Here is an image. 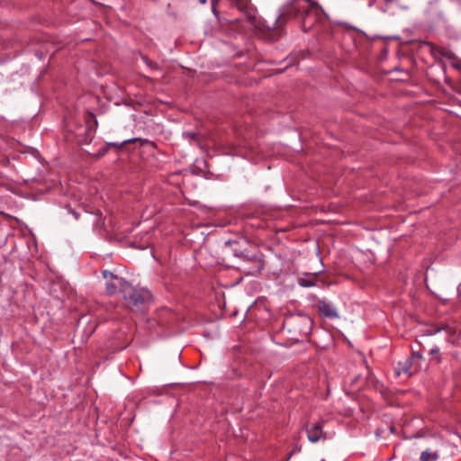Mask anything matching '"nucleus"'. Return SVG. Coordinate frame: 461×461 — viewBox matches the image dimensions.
Wrapping results in <instances>:
<instances>
[{
    "label": "nucleus",
    "mask_w": 461,
    "mask_h": 461,
    "mask_svg": "<svg viewBox=\"0 0 461 461\" xmlns=\"http://www.w3.org/2000/svg\"><path fill=\"white\" fill-rule=\"evenodd\" d=\"M102 275L106 280L105 292L107 294L113 295L117 293L123 294L127 290H131V284L113 273L108 270H104Z\"/></svg>",
    "instance_id": "1"
},
{
    "label": "nucleus",
    "mask_w": 461,
    "mask_h": 461,
    "mask_svg": "<svg viewBox=\"0 0 461 461\" xmlns=\"http://www.w3.org/2000/svg\"><path fill=\"white\" fill-rule=\"evenodd\" d=\"M130 308L138 307L151 298V294L146 289H137L131 285V290H127L122 294Z\"/></svg>",
    "instance_id": "2"
},
{
    "label": "nucleus",
    "mask_w": 461,
    "mask_h": 461,
    "mask_svg": "<svg viewBox=\"0 0 461 461\" xmlns=\"http://www.w3.org/2000/svg\"><path fill=\"white\" fill-rule=\"evenodd\" d=\"M291 9L295 13V14L305 13V17L303 21V27L304 31H306L307 18L309 17L310 14L313 13L315 15H317L321 11V6L312 0L296 1L292 5Z\"/></svg>",
    "instance_id": "3"
},
{
    "label": "nucleus",
    "mask_w": 461,
    "mask_h": 461,
    "mask_svg": "<svg viewBox=\"0 0 461 461\" xmlns=\"http://www.w3.org/2000/svg\"><path fill=\"white\" fill-rule=\"evenodd\" d=\"M304 429L308 440L312 443L325 441L328 438L327 433L323 430V420L308 422L305 424Z\"/></svg>",
    "instance_id": "4"
},
{
    "label": "nucleus",
    "mask_w": 461,
    "mask_h": 461,
    "mask_svg": "<svg viewBox=\"0 0 461 461\" xmlns=\"http://www.w3.org/2000/svg\"><path fill=\"white\" fill-rule=\"evenodd\" d=\"M420 357H421L419 354H413L411 357L406 358L404 361L399 362L395 368L396 375H407L409 376L411 375L413 373L411 370L412 363Z\"/></svg>",
    "instance_id": "5"
},
{
    "label": "nucleus",
    "mask_w": 461,
    "mask_h": 461,
    "mask_svg": "<svg viewBox=\"0 0 461 461\" xmlns=\"http://www.w3.org/2000/svg\"><path fill=\"white\" fill-rule=\"evenodd\" d=\"M320 313L330 319L339 318L337 308L330 303L325 300H320L317 303Z\"/></svg>",
    "instance_id": "6"
},
{
    "label": "nucleus",
    "mask_w": 461,
    "mask_h": 461,
    "mask_svg": "<svg viewBox=\"0 0 461 461\" xmlns=\"http://www.w3.org/2000/svg\"><path fill=\"white\" fill-rule=\"evenodd\" d=\"M298 284L302 287H312L316 284V276L314 275L306 274L298 278Z\"/></svg>",
    "instance_id": "7"
},
{
    "label": "nucleus",
    "mask_w": 461,
    "mask_h": 461,
    "mask_svg": "<svg viewBox=\"0 0 461 461\" xmlns=\"http://www.w3.org/2000/svg\"><path fill=\"white\" fill-rule=\"evenodd\" d=\"M432 50L438 51L441 56H443L445 58L454 59L455 61L452 63V66L455 68L461 70V60L456 59V58L454 57V54H452L451 52L446 51L438 47L432 46Z\"/></svg>",
    "instance_id": "8"
},
{
    "label": "nucleus",
    "mask_w": 461,
    "mask_h": 461,
    "mask_svg": "<svg viewBox=\"0 0 461 461\" xmlns=\"http://www.w3.org/2000/svg\"><path fill=\"white\" fill-rule=\"evenodd\" d=\"M438 458V453L437 451L432 452L429 449H427L420 454V461H435Z\"/></svg>",
    "instance_id": "9"
},
{
    "label": "nucleus",
    "mask_w": 461,
    "mask_h": 461,
    "mask_svg": "<svg viewBox=\"0 0 461 461\" xmlns=\"http://www.w3.org/2000/svg\"><path fill=\"white\" fill-rule=\"evenodd\" d=\"M135 141H140L142 145L149 142V140L147 139L132 138V139H129V140L122 141L120 144V147L125 145L126 143H131V142H135Z\"/></svg>",
    "instance_id": "10"
},
{
    "label": "nucleus",
    "mask_w": 461,
    "mask_h": 461,
    "mask_svg": "<svg viewBox=\"0 0 461 461\" xmlns=\"http://www.w3.org/2000/svg\"><path fill=\"white\" fill-rule=\"evenodd\" d=\"M183 137L189 141H193L197 139V134L195 132L187 131L183 133Z\"/></svg>",
    "instance_id": "11"
},
{
    "label": "nucleus",
    "mask_w": 461,
    "mask_h": 461,
    "mask_svg": "<svg viewBox=\"0 0 461 461\" xmlns=\"http://www.w3.org/2000/svg\"><path fill=\"white\" fill-rule=\"evenodd\" d=\"M297 319L299 320L300 322H303L308 330H310V328H311V319L310 318L303 316V317H298Z\"/></svg>",
    "instance_id": "12"
},
{
    "label": "nucleus",
    "mask_w": 461,
    "mask_h": 461,
    "mask_svg": "<svg viewBox=\"0 0 461 461\" xmlns=\"http://www.w3.org/2000/svg\"><path fill=\"white\" fill-rule=\"evenodd\" d=\"M218 1H219V0H211L212 12V14H213L216 17H218V16H219V13H218V11H217V9H216V6H217V5H218Z\"/></svg>",
    "instance_id": "13"
},
{
    "label": "nucleus",
    "mask_w": 461,
    "mask_h": 461,
    "mask_svg": "<svg viewBox=\"0 0 461 461\" xmlns=\"http://www.w3.org/2000/svg\"><path fill=\"white\" fill-rule=\"evenodd\" d=\"M429 354L430 355L438 356L439 355V348L438 347H433L432 348H430Z\"/></svg>",
    "instance_id": "14"
},
{
    "label": "nucleus",
    "mask_w": 461,
    "mask_h": 461,
    "mask_svg": "<svg viewBox=\"0 0 461 461\" xmlns=\"http://www.w3.org/2000/svg\"><path fill=\"white\" fill-rule=\"evenodd\" d=\"M68 212L71 213L76 220L79 219V213L77 212H76L75 210H73L72 208H70V207L68 208Z\"/></svg>",
    "instance_id": "15"
},
{
    "label": "nucleus",
    "mask_w": 461,
    "mask_h": 461,
    "mask_svg": "<svg viewBox=\"0 0 461 461\" xmlns=\"http://www.w3.org/2000/svg\"><path fill=\"white\" fill-rule=\"evenodd\" d=\"M201 5H205L207 0H198Z\"/></svg>",
    "instance_id": "16"
},
{
    "label": "nucleus",
    "mask_w": 461,
    "mask_h": 461,
    "mask_svg": "<svg viewBox=\"0 0 461 461\" xmlns=\"http://www.w3.org/2000/svg\"><path fill=\"white\" fill-rule=\"evenodd\" d=\"M110 145H111V146L117 147V143H115V142H112V143H110Z\"/></svg>",
    "instance_id": "17"
},
{
    "label": "nucleus",
    "mask_w": 461,
    "mask_h": 461,
    "mask_svg": "<svg viewBox=\"0 0 461 461\" xmlns=\"http://www.w3.org/2000/svg\"><path fill=\"white\" fill-rule=\"evenodd\" d=\"M293 321V319H290V321H288V324H290V322H292Z\"/></svg>",
    "instance_id": "18"
}]
</instances>
